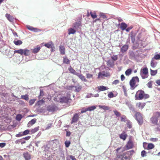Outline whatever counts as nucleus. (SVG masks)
Masks as SVG:
<instances>
[{
    "label": "nucleus",
    "mask_w": 160,
    "mask_h": 160,
    "mask_svg": "<svg viewBox=\"0 0 160 160\" xmlns=\"http://www.w3.org/2000/svg\"><path fill=\"white\" fill-rule=\"evenodd\" d=\"M76 32V30L73 28H71L68 30V34H74Z\"/></svg>",
    "instance_id": "obj_24"
},
{
    "label": "nucleus",
    "mask_w": 160,
    "mask_h": 160,
    "mask_svg": "<svg viewBox=\"0 0 160 160\" xmlns=\"http://www.w3.org/2000/svg\"><path fill=\"white\" fill-rule=\"evenodd\" d=\"M127 27V25L124 22H122L121 24L120 28L122 30L126 29Z\"/></svg>",
    "instance_id": "obj_29"
},
{
    "label": "nucleus",
    "mask_w": 160,
    "mask_h": 160,
    "mask_svg": "<svg viewBox=\"0 0 160 160\" xmlns=\"http://www.w3.org/2000/svg\"><path fill=\"white\" fill-rule=\"evenodd\" d=\"M146 104L144 102H138L137 103L136 106L139 108L142 109L145 106Z\"/></svg>",
    "instance_id": "obj_16"
},
{
    "label": "nucleus",
    "mask_w": 160,
    "mask_h": 160,
    "mask_svg": "<svg viewBox=\"0 0 160 160\" xmlns=\"http://www.w3.org/2000/svg\"><path fill=\"white\" fill-rule=\"evenodd\" d=\"M23 155L25 160H30L31 158V155L28 152H24Z\"/></svg>",
    "instance_id": "obj_9"
},
{
    "label": "nucleus",
    "mask_w": 160,
    "mask_h": 160,
    "mask_svg": "<svg viewBox=\"0 0 160 160\" xmlns=\"http://www.w3.org/2000/svg\"><path fill=\"white\" fill-rule=\"evenodd\" d=\"M35 101V99H31L29 100V102L30 105H32Z\"/></svg>",
    "instance_id": "obj_56"
},
{
    "label": "nucleus",
    "mask_w": 160,
    "mask_h": 160,
    "mask_svg": "<svg viewBox=\"0 0 160 160\" xmlns=\"http://www.w3.org/2000/svg\"><path fill=\"white\" fill-rule=\"evenodd\" d=\"M135 118L139 124L143 123V119L141 114L139 112H137L135 115Z\"/></svg>",
    "instance_id": "obj_7"
},
{
    "label": "nucleus",
    "mask_w": 160,
    "mask_h": 160,
    "mask_svg": "<svg viewBox=\"0 0 160 160\" xmlns=\"http://www.w3.org/2000/svg\"><path fill=\"white\" fill-rule=\"evenodd\" d=\"M159 115L158 112H156L154 113L153 116L150 119V120L152 124H157Z\"/></svg>",
    "instance_id": "obj_3"
},
{
    "label": "nucleus",
    "mask_w": 160,
    "mask_h": 160,
    "mask_svg": "<svg viewBox=\"0 0 160 160\" xmlns=\"http://www.w3.org/2000/svg\"><path fill=\"white\" fill-rule=\"evenodd\" d=\"M132 73V70L131 69H127L125 72V74L127 76L130 75Z\"/></svg>",
    "instance_id": "obj_35"
},
{
    "label": "nucleus",
    "mask_w": 160,
    "mask_h": 160,
    "mask_svg": "<svg viewBox=\"0 0 160 160\" xmlns=\"http://www.w3.org/2000/svg\"><path fill=\"white\" fill-rule=\"evenodd\" d=\"M87 78H91L92 77V75L90 73H87L86 74Z\"/></svg>",
    "instance_id": "obj_62"
},
{
    "label": "nucleus",
    "mask_w": 160,
    "mask_h": 160,
    "mask_svg": "<svg viewBox=\"0 0 160 160\" xmlns=\"http://www.w3.org/2000/svg\"><path fill=\"white\" fill-rule=\"evenodd\" d=\"M127 125L128 127L129 128L132 127V123L129 120L127 121Z\"/></svg>",
    "instance_id": "obj_45"
},
{
    "label": "nucleus",
    "mask_w": 160,
    "mask_h": 160,
    "mask_svg": "<svg viewBox=\"0 0 160 160\" xmlns=\"http://www.w3.org/2000/svg\"><path fill=\"white\" fill-rule=\"evenodd\" d=\"M41 47L37 46V48H36L32 49V52L34 53H36L38 52L40 50Z\"/></svg>",
    "instance_id": "obj_23"
},
{
    "label": "nucleus",
    "mask_w": 160,
    "mask_h": 160,
    "mask_svg": "<svg viewBox=\"0 0 160 160\" xmlns=\"http://www.w3.org/2000/svg\"><path fill=\"white\" fill-rule=\"evenodd\" d=\"M44 102V101L43 100H41L38 101V104L39 105H41Z\"/></svg>",
    "instance_id": "obj_57"
},
{
    "label": "nucleus",
    "mask_w": 160,
    "mask_h": 160,
    "mask_svg": "<svg viewBox=\"0 0 160 160\" xmlns=\"http://www.w3.org/2000/svg\"><path fill=\"white\" fill-rule=\"evenodd\" d=\"M88 111H92L93 110L96 108V106H93L90 107H89L88 108H87Z\"/></svg>",
    "instance_id": "obj_36"
},
{
    "label": "nucleus",
    "mask_w": 160,
    "mask_h": 160,
    "mask_svg": "<svg viewBox=\"0 0 160 160\" xmlns=\"http://www.w3.org/2000/svg\"><path fill=\"white\" fill-rule=\"evenodd\" d=\"M101 18H103L105 20H107L108 19L105 14L101 12Z\"/></svg>",
    "instance_id": "obj_37"
},
{
    "label": "nucleus",
    "mask_w": 160,
    "mask_h": 160,
    "mask_svg": "<svg viewBox=\"0 0 160 160\" xmlns=\"http://www.w3.org/2000/svg\"><path fill=\"white\" fill-rule=\"evenodd\" d=\"M126 119V117L125 116H123L121 117V121L122 122H125Z\"/></svg>",
    "instance_id": "obj_60"
},
{
    "label": "nucleus",
    "mask_w": 160,
    "mask_h": 160,
    "mask_svg": "<svg viewBox=\"0 0 160 160\" xmlns=\"http://www.w3.org/2000/svg\"><path fill=\"white\" fill-rule=\"evenodd\" d=\"M36 121V119H33L30 121L28 124V127H30L33 124L35 123Z\"/></svg>",
    "instance_id": "obj_15"
},
{
    "label": "nucleus",
    "mask_w": 160,
    "mask_h": 160,
    "mask_svg": "<svg viewBox=\"0 0 160 160\" xmlns=\"http://www.w3.org/2000/svg\"><path fill=\"white\" fill-rule=\"evenodd\" d=\"M23 54L26 56H29L30 54V51L26 48L24 49Z\"/></svg>",
    "instance_id": "obj_22"
},
{
    "label": "nucleus",
    "mask_w": 160,
    "mask_h": 160,
    "mask_svg": "<svg viewBox=\"0 0 160 160\" xmlns=\"http://www.w3.org/2000/svg\"><path fill=\"white\" fill-rule=\"evenodd\" d=\"M58 154H59L60 157L62 159H64V154L63 152L62 151H60L58 152Z\"/></svg>",
    "instance_id": "obj_42"
},
{
    "label": "nucleus",
    "mask_w": 160,
    "mask_h": 160,
    "mask_svg": "<svg viewBox=\"0 0 160 160\" xmlns=\"http://www.w3.org/2000/svg\"><path fill=\"white\" fill-rule=\"evenodd\" d=\"M5 16L7 18L10 22H12L13 21V17L10 15L9 14H6Z\"/></svg>",
    "instance_id": "obj_25"
},
{
    "label": "nucleus",
    "mask_w": 160,
    "mask_h": 160,
    "mask_svg": "<svg viewBox=\"0 0 160 160\" xmlns=\"http://www.w3.org/2000/svg\"><path fill=\"white\" fill-rule=\"evenodd\" d=\"M44 46L48 48H52L53 46L52 42H49V43H46Z\"/></svg>",
    "instance_id": "obj_32"
},
{
    "label": "nucleus",
    "mask_w": 160,
    "mask_h": 160,
    "mask_svg": "<svg viewBox=\"0 0 160 160\" xmlns=\"http://www.w3.org/2000/svg\"><path fill=\"white\" fill-rule=\"evenodd\" d=\"M88 109L87 108H83L82 109L81 113H83L84 112H86L87 111H88V110H87Z\"/></svg>",
    "instance_id": "obj_63"
},
{
    "label": "nucleus",
    "mask_w": 160,
    "mask_h": 160,
    "mask_svg": "<svg viewBox=\"0 0 160 160\" xmlns=\"http://www.w3.org/2000/svg\"><path fill=\"white\" fill-rule=\"evenodd\" d=\"M14 43L16 45H20L22 43V42L20 40H17L16 41L15 40L13 41Z\"/></svg>",
    "instance_id": "obj_31"
},
{
    "label": "nucleus",
    "mask_w": 160,
    "mask_h": 160,
    "mask_svg": "<svg viewBox=\"0 0 160 160\" xmlns=\"http://www.w3.org/2000/svg\"><path fill=\"white\" fill-rule=\"evenodd\" d=\"M144 92L142 90H139L138 91L135 96L136 100H140L143 98V95Z\"/></svg>",
    "instance_id": "obj_4"
},
{
    "label": "nucleus",
    "mask_w": 160,
    "mask_h": 160,
    "mask_svg": "<svg viewBox=\"0 0 160 160\" xmlns=\"http://www.w3.org/2000/svg\"><path fill=\"white\" fill-rule=\"evenodd\" d=\"M30 132V131L29 130L27 129L24 131L22 133L23 135H26L28 134Z\"/></svg>",
    "instance_id": "obj_53"
},
{
    "label": "nucleus",
    "mask_w": 160,
    "mask_h": 160,
    "mask_svg": "<svg viewBox=\"0 0 160 160\" xmlns=\"http://www.w3.org/2000/svg\"><path fill=\"white\" fill-rule=\"evenodd\" d=\"M92 95V97H93H93H98L99 96V95L98 94H95V95L90 94V95H88L86 96V97L88 98H90Z\"/></svg>",
    "instance_id": "obj_48"
},
{
    "label": "nucleus",
    "mask_w": 160,
    "mask_h": 160,
    "mask_svg": "<svg viewBox=\"0 0 160 160\" xmlns=\"http://www.w3.org/2000/svg\"><path fill=\"white\" fill-rule=\"evenodd\" d=\"M101 76L108 77L110 76V74L107 71H103L101 72Z\"/></svg>",
    "instance_id": "obj_18"
},
{
    "label": "nucleus",
    "mask_w": 160,
    "mask_h": 160,
    "mask_svg": "<svg viewBox=\"0 0 160 160\" xmlns=\"http://www.w3.org/2000/svg\"><path fill=\"white\" fill-rule=\"evenodd\" d=\"M39 130V127H36L34 129H32L30 131V132L31 134L34 133L38 131Z\"/></svg>",
    "instance_id": "obj_33"
},
{
    "label": "nucleus",
    "mask_w": 160,
    "mask_h": 160,
    "mask_svg": "<svg viewBox=\"0 0 160 160\" xmlns=\"http://www.w3.org/2000/svg\"><path fill=\"white\" fill-rule=\"evenodd\" d=\"M128 46L127 45H124L121 49V51L122 53L126 52L128 49Z\"/></svg>",
    "instance_id": "obj_13"
},
{
    "label": "nucleus",
    "mask_w": 160,
    "mask_h": 160,
    "mask_svg": "<svg viewBox=\"0 0 160 160\" xmlns=\"http://www.w3.org/2000/svg\"><path fill=\"white\" fill-rule=\"evenodd\" d=\"M79 118V115L77 113H75L72 118L71 123L77 122Z\"/></svg>",
    "instance_id": "obj_10"
},
{
    "label": "nucleus",
    "mask_w": 160,
    "mask_h": 160,
    "mask_svg": "<svg viewBox=\"0 0 160 160\" xmlns=\"http://www.w3.org/2000/svg\"><path fill=\"white\" fill-rule=\"evenodd\" d=\"M152 81H149L147 84V86L149 88H152Z\"/></svg>",
    "instance_id": "obj_49"
},
{
    "label": "nucleus",
    "mask_w": 160,
    "mask_h": 160,
    "mask_svg": "<svg viewBox=\"0 0 160 160\" xmlns=\"http://www.w3.org/2000/svg\"><path fill=\"white\" fill-rule=\"evenodd\" d=\"M59 49L60 53L61 54L64 55L65 54V48L63 46H60L59 47Z\"/></svg>",
    "instance_id": "obj_20"
},
{
    "label": "nucleus",
    "mask_w": 160,
    "mask_h": 160,
    "mask_svg": "<svg viewBox=\"0 0 160 160\" xmlns=\"http://www.w3.org/2000/svg\"><path fill=\"white\" fill-rule=\"evenodd\" d=\"M68 70L70 73L76 76H77L79 73V72H77L75 70L73 69L71 66L69 68Z\"/></svg>",
    "instance_id": "obj_14"
},
{
    "label": "nucleus",
    "mask_w": 160,
    "mask_h": 160,
    "mask_svg": "<svg viewBox=\"0 0 160 160\" xmlns=\"http://www.w3.org/2000/svg\"><path fill=\"white\" fill-rule=\"evenodd\" d=\"M63 63L68 64L70 63V60L67 58H64L63 59Z\"/></svg>",
    "instance_id": "obj_40"
},
{
    "label": "nucleus",
    "mask_w": 160,
    "mask_h": 160,
    "mask_svg": "<svg viewBox=\"0 0 160 160\" xmlns=\"http://www.w3.org/2000/svg\"><path fill=\"white\" fill-rule=\"evenodd\" d=\"M146 152L145 150H143L141 153V155L142 157H144L146 156Z\"/></svg>",
    "instance_id": "obj_59"
},
{
    "label": "nucleus",
    "mask_w": 160,
    "mask_h": 160,
    "mask_svg": "<svg viewBox=\"0 0 160 160\" xmlns=\"http://www.w3.org/2000/svg\"><path fill=\"white\" fill-rule=\"evenodd\" d=\"M23 49H20L18 50H15L14 51V53H18L20 54L21 55L23 54Z\"/></svg>",
    "instance_id": "obj_26"
},
{
    "label": "nucleus",
    "mask_w": 160,
    "mask_h": 160,
    "mask_svg": "<svg viewBox=\"0 0 160 160\" xmlns=\"http://www.w3.org/2000/svg\"><path fill=\"white\" fill-rule=\"evenodd\" d=\"M154 147V146L153 144L152 143H149L148 145V149H150L153 148Z\"/></svg>",
    "instance_id": "obj_43"
},
{
    "label": "nucleus",
    "mask_w": 160,
    "mask_h": 160,
    "mask_svg": "<svg viewBox=\"0 0 160 160\" xmlns=\"http://www.w3.org/2000/svg\"><path fill=\"white\" fill-rule=\"evenodd\" d=\"M75 88H76L75 91L77 92H79L82 88V87L81 86H79L78 87L75 86Z\"/></svg>",
    "instance_id": "obj_44"
},
{
    "label": "nucleus",
    "mask_w": 160,
    "mask_h": 160,
    "mask_svg": "<svg viewBox=\"0 0 160 160\" xmlns=\"http://www.w3.org/2000/svg\"><path fill=\"white\" fill-rule=\"evenodd\" d=\"M154 59L158 60L160 59V55L159 54H157L155 55L153 58Z\"/></svg>",
    "instance_id": "obj_50"
},
{
    "label": "nucleus",
    "mask_w": 160,
    "mask_h": 160,
    "mask_svg": "<svg viewBox=\"0 0 160 160\" xmlns=\"http://www.w3.org/2000/svg\"><path fill=\"white\" fill-rule=\"evenodd\" d=\"M22 118V116L21 114H18L16 118V119L18 121H20Z\"/></svg>",
    "instance_id": "obj_41"
},
{
    "label": "nucleus",
    "mask_w": 160,
    "mask_h": 160,
    "mask_svg": "<svg viewBox=\"0 0 160 160\" xmlns=\"http://www.w3.org/2000/svg\"><path fill=\"white\" fill-rule=\"evenodd\" d=\"M113 94L112 92H110L108 94V96L109 98H112L113 97Z\"/></svg>",
    "instance_id": "obj_58"
},
{
    "label": "nucleus",
    "mask_w": 160,
    "mask_h": 160,
    "mask_svg": "<svg viewBox=\"0 0 160 160\" xmlns=\"http://www.w3.org/2000/svg\"><path fill=\"white\" fill-rule=\"evenodd\" d=\"M21 99H23L27 101H28L29 100L28 96L27 94L22 95L21 97Z\"/></svg>",
    "instance_id": "obj_34"
},
{
    "label": "nucleus",
    "mask_w": 160,
    "mask_h": 160,
    "mask_svg": "<svg viewBox=\"0 0 160 160\" xmlns=\"http://www.w3.org/2000/svg\"><path fill=\"white\" fill-rule=\"evenodd\" d=\"M51 157H50V156H49L48 157V156L46 155L45 154V159H43L42 160H51Z\"/></svg>",
    "instance_id": "obj_54"
},
{
    "label": "nucleus",
    "mask_w": 160,
    "mask_h": 160,
    "mask_svg": "<svg viewBox=\"0 0 160 160\" xmlns=\"http://www.w3.org/2000/svg\"><path fill=\"white\" fill-rule=\"evenodd\" d=\"M111 58L112 59V60H113L114 61H116L118 58V56L117 55H113L111 57Z\"/></svg>",
    "instance_id": "obj_51"
},
{
    "label": "nucleus",
    "mask_w": 160,
    "mask_h": 160,
    "mask_svg": "<svg viewBox=\"0 0 160 160\" xmlns=\"http://www.w3.org/2000/svg\"><path fill=\"white\" fill-rule=\"evenodd\" d=\"M140 75L143 79L147 78L148 76V70L147 68H144L141 70Z\"/></svg>",
    "instance_id": "obj_2"
},
{
    "label": "nucleus",
    "mask_w": 160,
    "mask_h": 160,
    "mask_svg": "<svg viewBox=\"0 0 160 160\" xmlns=\"http://www.w3.org/2000/svg\"><path fill=\"white\" fill-rule=\"evenodd\" d=\"M82 26V24L81 21L78 22H76L73 24V28L79 32L81 30V28Z\"/></svg>",
    "instance_id": "obj_6"
},
{
    "label": "nucleus",
    "mask_w": 160,
    "mask_h": 160,
    "mask_svg": "<svg viewBox=\"0 0 160 160\" xmlns=\"http://www.w3.org/2000/svg\"><path fill=\"white\" fill-rule=\"evenodd\" d=\"M157 70H153L152 69H150L151 74L152 76H154L157 73Z\"/></svg>",
    "instance_id": "obj_38"
},
{
    "label": "nucleus",
    "mask_w": 160,
    "mask_h": 160,
    "mask_svg": "<svg viewBox=\"0 0 160 160\" xmlns=\"http://www.w3.org/2000/svg\"><path fill=\"white\" fill-rule=\"evenodd\" d=\"M101 108H102L105 110H108L110 109V108L109 107L105 106H101Z\"/></svg>",
    "instance_id": "obj_47"
},
{
    "label": "nucleus",
    "mask_w": 160,
    "mask_h": 160,
    "mask_svg": "<svg viewBox=\"0 0 160 160\" xmlns=\"http://www.w3.org/2000/svg\"><path fill=\"white\" fill-rule=\"evenodd\" d=\"M77 76L82 81L85 82H86L87 81V80L85 78V77L82 74H81L80 71H79V73Z\"/></svg>",
    "instance_id": "obj_11"
},
{
    "label": "nucleus",
    "mask_w": 160,
    "mask_h": 160,
    "mask_svg": "<svg viewBox=\"0 0 160 160\" xmlns=\"http://www.w3.org/2000/svg\"><path fill=\"white\" fill-rule=\"evenodd\" d=\"M157 64V62L153 58H152L151 62V66L152 68L155 67Z\"/></svg>",
    "instance_id": "obj_21"
},
{
    "label": "nucleus",
    "mask_w": 160,
    "mask_h": 160,
    "mask_svg": "<svg viewBox=\"0 0 160 160\" xmlns=\"http://www.w3.org/2000/svg\"><path fill=\"white\" fill-rule=\"evenodd\" d=\"M129 57L131 59H134L136 56L134 52L133 51H130L129 52Z\"/></svg>",
    "instance_id": "obj_17"
},
{
    "label": "nucleus",
    "mask_w": 160,
    "mask_h": 160,
    "mask_svg": "<svg viewBox=\"0 0 160 160\" xmlns=\"http://www.w3.org/2000/svg\"><path fill=\"white\" fill-rule=\"evenodd\" d=\"M40 141H36L35 142V144L36 146L37 147H38L40 146L39 144H40Z\"/></svg>",
    "instance_id": "obj_64"
},
{
    "label": "nucleus",
    "mask_w": 160,
    "mask_h": 160,
    "mask_svg": "<svg viewBox=\"0 0 160 160\" xmlns=\"http://www.w3.org/2000/svg\"><path fill=\"white\" fill-rule=\"evenodd\" d=\"M139 82V80L138 77H133L129 82L131 89L133 90L137 86V85H136V83L137 82Z\"/></svg>",
    "instance_id": "obj_1"
},
{
    "label": "nucleus",
    "mask_w": 160,
    "mask_h": 160,
    "mask_svg": "<svg viewBox=\"0 0 160 160\" xmlns=\"http://www.w3.org/2000/svg\"><path fill=\"white\" fill-rule=\"evenodd\" d=\"M113 112L114 113V114L117 117L120 116V113L118 112L117 111L115 110L113 111Z\"/></svg>",
    "instance_id": "obj_55"
},
{
    "label": "nucleus",
    "mask_w": 160,
    "mask_h": 160,
    "mask_svg": "<svg viewBox=\"0 0 160 160\" xmlns=\"http://www.w3.org/2000/svg\"><path fill=\"white\" fill-rule=\"evenodd\" d=\"M132 42V43H134L135 41V37L134 36L132 35L131 36Z\"/></svg>",
    "instance_id": "obj_61"
},
{
    "label": "nucleus",
    "mask_w": 160,
    "mask_h": 160,
    "mask_svg": "<svg viewBox=\"0 0 160 160\" xmlns=\"http://www.w3.org/2000/svg\"><path fill=\"white\" fill-rule=\"evenodd\" d=\"M57 107L54 105H50L48 106L47 108V110L49 112H53L57 109Z\"/></svg>",
    "instance_id": "obj_8"
},
{
    "label": "nucleus",
    "mask_w": 160,
    "mask_h": 160,
    "mask_svg": "<svg viewBox=\"0 0 160 160\" xmlns=\"http://www.w3.org/2000/svg\"><path fill=\"white\" fill-rule=\"evenodd\" d=\"M27 28L30 30L34 32H37V29L36 28H34L33 27L30 26L29 25H27Z\"/></svg>",
    "instance_id": "obj_27"
},
{
    "label": "nucleus",
    "mask_w": 160,
    "mask_h": 160,
    "mask_svg": "<svg viewBox=\"0 0 160 160\" xmlns=\"http://www.w3.org/2000/svg\"><path fill=\"white\" fill-rule=\"evenodd\" d=\"M90 14L92 17V18L93 19L95 18H97V16L96 15V14L95 12H90Z\"/></svg>",
    "instance_id": "obj_39"
},
{
    "label": "nucleus",
    "mask_w": 160,
    "mask_h": 160,
    "mask_svg": "<svg viewBox=\"0 0 160 160\" xmlns=\"http://www.w3.org/2000/svg\"><path fill=\"white\" fill-rule=\"evenodd\" d=\"M108 89V88L105 86H101V91H103L104 90H107Z\"/></svg>",
    "instance_id": "obj_46"
},
{
    "label": "nucleus",
    "mask_w": 160,
    "mask_h": 160,
    "mask_svg": "<svg viewBox=\"0 0 160 160\" xmlns=\"http://www.w3.org/2000/svg\"><path fill=\"white\" fill-rule=\"evenodd\" d=\"M127 137V134H126L125 132L122 133L120 135V138L121 139H123V140H124L126 139Z\"/></svg>",
    "instance_id": "obj_28"
},
{
    "label": "nucleus",
    "mask_w": 160,
    "mask_h": 160,
    "mask_svg": "<svg viewBox=\"0 0 160 160\" xmlns=\"http://www.w3.org/2000/svg\"><path fill=\"white\" fill-rule=\"evenodd\" d=\"M60 102L62 103H70L71 99L70 96L62 97L59 99Z\"/></svg>",
    "instance_id": "obj_5"
},
{
    "label": "nucleus",
    "mask_w": 160,
    "mask_h": 160,
    "mask_svg": "<svg viewBox=\"0 0 160 160\" xmlns=\"http://www.w3.org/2000/svg\"><path fill=\"white\" fill-rule=\"evenodd\" d=\"M133 147V143L131 141L129 140L127 143L126 145V147L128 149H130L132 148Z\"/></svg>",
    "instance_id": "obj_12"
},
{
    "label": "nucleus",
    "mask_w": 160,
    "mask_h": 160,
    "mask_svg": "<svg viewBox=\"0 0 160 160\" xmlns=\"http://www.w3.org/2000/svg\"><path fill=\"white\" fill-rule=\"evenodd\" d=\"M19 143H21L22 144L24 143H25V141L24 140V139L22 138L20 139L17 140L15 142V143L16 144H18Z\"/></svg>",
    "instance_id": "obj_30"
},
{
    "label": "nucleus",
    "mask_w": 160,
    "mask_h": 160,
    "mask_svg": "<svg viewBox=\"0 0 160 160\" xmlns=\"http://www.w3.org/2000/svg\"><path fill=\"white\" fill-rule=\"evenodd\" d=\"M65 144L66 147L68 148L70 144V142L69 141H65Z\"/></svg>",
    "instance_id": "obj_52"
},
{
    "label": "nucleus",
    "mask_w": 160,
    "mask_h": 160,
    "mask_svg": "<svg viewBox=\"0 0 160 160\" xmlns=\"http://www.w3.org/2000/svg\"><path fill=\"white\" fill-rule=\"evenodd\" d=\"M107 64L108 66L112 67L114 65V61L112 60H109L107 62Z\"/></svg>",
    "instance_id": "obj_19"
}]
</instances>
